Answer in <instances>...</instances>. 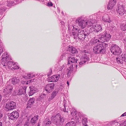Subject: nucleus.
I'll return each mask as SVG.
<instances>
[{"label": "nucleus", "instance_id": "0e129e2a", "mask_svg": "<svg viewBox=\"0 0 126 126\" xmlns=\"http://www.w3.org/2000/svg\"><path fill=\"white\" fill-rule=\"evenodd\" d=\"M76 67H77V65H76Z\"/></svg>", "mask_w": 126, "mask_h": 126}, {"label": "nucleus", "instance_id": "f257e3e1", "mask_svg": "<svg viewBox=\"0 0 126 126\" xmlns=\"http://www.w3.org/2000/svg\"><path fill=\"white\" fill-rule=\"evenodd\" d=\"M76 24H73L72 26H68V29L69 30H71V28L73 27L72 32L70 34L74 39H76L78 38L80 39L83 40L89 35V33L79 30L78 29V27Z\"/></svg>", "mask_w": 126, "mask_h": 126}, {"label": "nucleus", "instance_id": "09e8293b", "mask_svg": "<svg viewBox=\"0 0 126 126\" xmlns=\"http://www.w3.org/2000/svg\"><path fill=\"white\" fill-rule=\"evenodd\" d=\"M13 63L12 65L11 68H10V69L12 70H14L15 69H14V65Z\"/></svg>", "mask_w": 126, "mask_h": 126}, {"label": "nucleus", "instance_id": "bb28decb", "mask_svg": "<svg viewBox=\"0 0 126 126\" xmlns=\"http://www.w3.org/2000/svg\"><path fill=\"white\" fill-rule=\"evenodd\" d=\"M6 65L5 66H5L6 67V66H7L8 68L9 69H10L12 67V65L13 63V62H12L11 61H8V62H6Z\"/></svg>", "mask_w": 126, "mask_h": 126}, {"label": "nucleus", "instance_id": "4468645a", "mask_svg": "<svg viewBox=\"0 0 126 126\" xmlns=\"http://www.w3.org/2000/svg\"><path fill=\"white\" fill-rule=\"evenodd\" d=\"M19 116L18 113L16 111H15L10 114V116L9 117L11 119L15 120L17 119Z\"/></svg>", "mask_w": 126, "mask_h": 126}, {"label": "nucleus", "instance_id": "f3484780", "mask_svg": "<svg viewBox=\"0 0 126 126\" xmlns=\"http://www.w3.org/2000/svg\"><path fill=\"white\" fill-rule=\"evenodd\" d=\"M30 92L28 93V95L29 96L32 95L38 92L37 89L33 86L30 87Z\"/></svg>", "mask_w": 126, "mask_h": 126}, {"label": "nucleus", "instance_id": "13d9d810", "mask_svg": "<svg viewBox=\"0 0 126 126\" xmlns=\"http://www.w3.org/2000/svg\"><path fill=\"white\" fill-rule=\"evenodd\" d=\"M2 97V96L0 94V102L1 101V98Z\"/></svg>", "mask_w": 126, "mask_h": 126}, {"label": "nucleus", "instance_id": "a18cd8bd", "mask_svg": "<svg viewBox=\"0 0 126 126\" xmlns=\"http://www.w3.org/2000/svg\"><path fill=\"white\" fill-rule=\"evenodd\" d=\"M64 65H62L61 67L59 68V71H61L63 69V68L64 67Z\"/></svg>", "mask_w": 126, "mask_h": 126}, {"label": "nucleus", "instance_id": "f03ea898", "mask_svg": "<svg viewBox=\"0 0 126 126\" xmlns=\"http://www.w3.org/2000/svg\"><path fill=\"white\" fill-rule=\"evenodd\" d=\"M75 22L78 23L79 26L82 28L86 27L90 28L92 25V20L89 19L85 20L82 16L78 17L76 20Z\"/></svg>", "mask_w": 126, "mask_h": 126}, {"label": "nucleus", "instance_id": "9d476101", "mask_svg": "<svg viewBox=\"0 0 126 126\" xmlns=\"http://www.w3.org/2000/svg\"><path fill=\"white\" fill-rule=\"evenodd\" d=\"M92 25L90 27V31L92 32L94 31L97 32L102 30V28L100 25L98 24L94 25L93 23Z\"/></svg>", "mask_w": 126, "mask_h": 126}, {"label": "nucleus", "instance_id": "5701e85b", "mask_svg": "<svg viewBox=\"0 0 126 126\" xmlns=\"http://www.w3.org/2000/svg\"><path fill=\"white\" fill-rule=\"evenodd\" d=\"M11 81L13 85H15L18 83L19 82V80L18 78L14 77L11 79Z\"/></svg>", "mask_w": 126, "mask_h": 126}, {"label": "nucleus", "instance_id": "de8ad7c7", "mask_svg": "<svg viewBox=\"0 0 126 126\" xmlns=\"http://www.w3.org/2000/svg\"><path fill=\"white\" fill-rule=\"evenodd\" d=\"M47 5L48 6H50L53 5L52 4L51 2H49L47 3Z\"/></svg>", "mask_w": 126, "mask_h": 126}, {"label": "nucleus", "instance_id": "c756f323", "mask_svg": "<svg viewBox=\"0 0 126 126\" xmlns=\"http://www.w3.org/2000/svg\"><path fill=\"white\" fill-rule=\"evenodd\" d=\"M82 122L83 125L85 124L88 122L87 119L86 118H83Z\"/></svg>", "mask_w": 126, "mask_h": 126}, {"label": "nucleus", "instance_id": "20e7f679", "mask_svg": "<svg viewBox=\"0 0 126 126\" xmlns=\"http://www.w3.org/2000/svg\"><path fill=\"white\" fill-rule=\"evenodd\" d=\"M52 121L56 125H61L64 121V119L61 116L56 115L52 116L51 118Z\"/></svg>", "mask_w": 126, "mask_h": 126}, {"label": "nucleus", "instance_id": "bf43d9fd", "mask_svg": "<svg viewBox=\"0 0 126 126\" xmlns=\"http://www.w3.org/2000/svg\"><path fill=\"white\" fill-rule=\"evenodd\" d=\"M83 126H88V125L87 124H85L83 125Z\"/></svg>", "mask_w": 126, "mask_h": 126}, {"label": "nucleus", "instance_id": "9b49d317", "mask_svg": "<svg viewBox=\"0 0 126 126\" xmlns=\"http://www.w3.org/2000/svg\"><path fill=\"white\" fill-rule=\"evenodd\" d=\"M89 59V56L85 54L82 56L80 59L79 64L80 65L83 64L85 63L88 61Z\"/></svg>", "mask_w": 126, "mask_h": 126}, {"label": "nucleus", "instance_id": "5fc2aeb1", "mask_svg": "<svg viewBox=\"0 0 126 126\" xmlns=\"http://www.w3.org/2000/svg\"><path fill=\"white\" fill-rule=\"evenodd\" d=\"M126 112H125L123 114H122L121 115V116L122 117V116H126Z\"/></svg>", "mask_w": 126, "mask_h": 126}, {"label": "nucleus", "instance_id": "7ed1b4c3", "mask_svg": "<svg viewBox=\"0 0 126 126\" xmlns=\"http://www.w3.org/2000/svg\"><path fill=\"white\" fill-rule=\"evenodd\" d=\"M108 44L105 43L100 41L99 43L97 44L93 47V50L95 53H103L105 52V49L107 47Z\"/></svg>", "mask_w": 126, "mask_h": 126}, {"label": "nucleus", "instance_id": "7c9ffc66", "mask_svg": "<svg viewBox=\"0 0 126 126\" xmlns=\"http://www.w3.org/2000/svg\"><path fill=\"white\" fill-rule=\"evenodd\" d=\"M122 58L124 61H125V60L126 59V51L124 52L122 55Z\"/></svg>", "mask_w": 126, "mask_h": 126}, {"label": "nucleus", "instance_id": "c9c22d12", "mask_svg": "<svg viewBox=\"0 0 126 126\" xmlns=\"http://www.w3.org/2000/svg\"><path fill=\"white\" fill-rule=\"evenodd\" d=\"M114 6L111 5V4L109 3L108 4L107 8L109 10H111L112 9Z\"/></svg>", "mask_w": 126, "mask_h": 126}, {"label": "nucleus", "instance_id": "49530a36", "mask_svg": "<svg viewBox=\"0 0 126 126\" xmlns=\"http://www.w3.org/2000/svg\"><path fill=\"white\" fill-rule=\"evenodd\" d=\"M54 97L52 96L51 95L49 97L48 100L49 101H50L52 100Z\"/></svg>", "mask_w": 126, "mask_h": 126}, {"label": "nucleus", "instance_id": "8fccbe9b", "mask_svg": "<svg viewBox=\"0 0 126 126\" xmlns=\"http://www.w3.org/2000/svg\"><path fill=\"white\" fill-rule=\"evenodd\" d=\"M34 79H32L30 80L29 81H29L28 82V83L31 82H32L34 81Z\"/></svg>", "mask_w": 126, "mask_h": 126}, {"label": "nucleus", "instance_id": "4c0bfd02", "mask_svg": "<svg viewBox=\"0 0 126 126\" xmlns=\"http://www.w3.org/2000/svg\"><path fill=\"white\" fill-rule=\"evenodd\" d=\"M32 105V104L31 103H29V101H28V103L27 104V108H28L31 107Z\"/></svg>", "mask_w": 126, "mask_h": 126}, {"label": "nucleus", "instance_id": "1a4fd4ad", "mask_svg": "<svg viewBox=\"0 0 126 126\" xmlns=\"http://www.w3.org/2000/svg\"><path fill=\"white\" fill-rule=\"evenodd\" d=\"M16 103L12 101H10L6 103L5 106V108L7 110H10L16 108Z\"/></svg>", "mask_w": 126, "mask_h": 126}, {"label": "nucleus", "instance_id": "a211bd4d", "mask_svg": "<svg viewBox=\"0 0 126 126\" xmlns=\"http://www.w3.org/2000/svg\"><path fill=\"white\" fill-rule=\"evenodd\" d=\"M46 94H41L39 97L37 98V100L39 101L43 102L44 101V99L46 97Z\"/></svg>", "mask_w": 126, "mask_h": 126}, {"label": "nucleus", "instance_id": "72a5a7b5", "mask_svg": "<svg viewBox=\"0 0 126 126\" xmlns=\"http://www.w3.org/2000/svg\"><path fill=\"white\" fill-rule=\"evenodd\" d=\"M13 64H15L14 65V69H18L19 68V67L17 63L13 62Z\"/></svg>", "mask_w": 126, "mask_h": 126}, {"label": "nucleus", "instance_id": "864d4df0", "mask_svg": "<svg viewBox=\"0 0 126 126\" xmlns=\"http://www.w3.org/2000/svg\"><path fill=\"white\" fill-rule=\"evenodd\" d=\"M116 28L115 27L113 26V27H111V29L113 31H114V30H115Z\"/></svg>", "mask_w": 126, "mask_h": 126}, {"label": "nucleus", "instance_id": "aec40b11", "mask_svg": "<svg viewBox=\"0 0 126 126\" xmlns=\"http://www.w3.org/2000/svg\"><path fill=\"white\" fill-rule=\"evenodd\" d=\"M103 20L105 22L110 23L111 22V20L109 16L107 14H105L103 17Z\"/></svg>", "mask_w": 126, "mask_h": 126}, {"label": "nucleus", "instance_id": "393cba45", "mask_svg": "<svg viewBox=\"0 0 126 126\" xmlns=\"http://www.w3.org/2000/svg\"><path fill=\"white\" fill-rule=\"evenodd\" d=\"M38 119V116H34L32 118L31 120V122L32 124H35L36 123L37 120Z\"/></svg>", "mask_w": 126, "mask_h": 126}, {"label": "nucleus", "instance_id": "338daca9", "mask_svg": "<svg viewBox=\"0 0 126 126\" xmlns=\"http://www.w3.org/2000/svg\"><path fill=\"white\" fill-rule=\"evenodd\" d=\"M59 12L60 11V10H59Z\"/></svg>", "mask_w": 126, "mask_h": 126}, {"label": "nucleus", "instance_id": "58836bf2", "mask_svg": "<svg viewBox=\"0 0 126 126\" xmlns=\"http://www.w3.org/2000/svg\"><path fill=\"white\" fill-rule=\"evenodd\" d=\"M57 94V92L56 91H54L52 93L51 95L54 97Z\"/></svg>", "mask_w": 126, "mask_h": 126}, {"label": "nucleus", "instance_id": "052dcab7", "mask_svg": "<svg viewBox=\"0 0 126 126\" xmlns=\"http://www.w3.org/2000/svg\"><path fill=\"white\" fill-rule=\"evenodd\" d=\"M67 84L68 85V86H69V82H68V81H67Z\"/></svg>", "mask_w": 126, "mask_h": 126}, {"label": "nucleus", "instance_id": "3c124183", "mask_svg": "<svg viewBox=\"0 0 126 126\" xmlns=\"http://www.w3.org/2000/svg\"><path fill=\"white\" fill-rule=\"evenodd\" d=\"M63 106H64V109H63V111L64 112H66V109H65V105L64 104V105Z\"/></svg>", "mask_w": 126, "mask_h": 126}, {"label": "nucleus", "instance_id": "ddd939ff", "mask_svg": "<svg viewBox=\"0 0 126 126\" xmlns=\"http://www.w3.org/2000/svg\"><path fill=\"white\" fill-rule=\"evenodd\" d=\"M55 86V84L53 83L48 84L46 86L45 90L47 92H50L51 90L54 89Z\"/></svg>", "mask_w": 126, "mask_h": 126}, {"label": "nucleus", "instance_id": "423d86ee", "mask_svg": "<svg viewBox=\"0 0 126 126\" xmlns=\"http://www.w3.org/2000/svg\"><path fill=\"white\" fill-rule=\"evenodd\" d=\"M13 88V87L11 85H9L6 86L4 89L3 92L4 96L6 97L12 95Z\"/></svg>", "mask_w": 126, "mask_h": 126}, {"label": "nucleus", "instance_id": "473e14b6", "mask_svg": "<svg viewBox=\"0 0 126 126\" xmlns=\"http://www.w3.org/2000/svg\"><path fill=\"white\" fill-rule=\"evenodd\" d=\"M116 0H110L109 3L111 5L114 6L116 3Z\"/></svg>", "mask_w": 126, "mask_h": 126}, {"label": "nucleus", "instance_id": "b1692460", "mask_svg": "<svg viewBox=\"0 0 126 126\" xmlns=\"http://www.w3.org/2000/svg\"><path fill=\"white\" fill-rule=\"evenodd\" d=\"M99 39H97L96 38H94L92 39L91 41V43L92 44H94L98 42L99 43L100 42Z\"/></svg>", "mask_w": 126, "mask_h": 126}, {"label": "nucleus", "instance_id": "6e6552de", "mask_svg": "<svg viewBox=\"0 0 126 126\" xmlns=\"http://www.w3.org/2000/svg\"><path fill=\"white\" fill-rule=\"evenodd\" d=\"M1 58V63L3 66H5L6 64V62H8L11 59L9 55L7 53L5 52L2 54Z\"/></svg>", "mask_w": 126, "mask_h": 126}, {"label": "nucleus", "instance_id": "e433bc0d", "mask_svg": "<svg viewBox=\"0 0 126 126\" xmlns=\"http://www.w3.org/2000/svg\"><path fill=\"white\" fill-rule=\"evenodd\" d=\"M35 100V98H32L29 99L28 101L29 103H31L33 104L34 103Z\"/></svg>", "mask_w": 126, "mask_h": 126}, {"label": "nucleus", "instance_id": "603ef678", "mask_svg": "<svg viewBox=\"0 0 126 126\" xmlns=\"http://www.w3.org/2000/svg\"><path fill=\"white\" fill-rule=\"evenodd\" d=\"M3 49L2 48H0V54L3 52Z\"/></svg>", "mask_w": 126, "mask_h": 126}, {"label": "nucleus", "instance_id": "2eb2a0df", "mask_svg": "<svg viewBox=\"0 0 126 126\" xmlns=\"http://www.w3.org/2000/svg\"><path fill=\"white\" fill-rule=\"evenodd\" d=\"M60 77L59 74L53 75L48 79L47 80L49 82H56L58 80Z\"/></svg>", "mask_w": 126, "mask_h": 126}, {"label": "nucleus", "instance_id": "680f3d73", "mask_svg": "<svg viewBox=\"0 0 126 126\" xmlns=\"http://www.w3.org/2000/svg\"><path fill=\"white\" fill-rule=\"evenodd\" d=\"M0 126H2V123L1 122H0Z\"/></svg>", "mask_w": 126, "mask_h": 126}, {"label": "nucleus", "instance_id": "79ce46f5", "mask_svg": "<svg viewBox=\"0 0 126 126\" xmlns=\"http://www.w3.org/2000/svg\"><path fill=\"white\" fill-rule=\"evenodd\" d=\"M76 111L75 110L74 111L71 112V114L73 116L76 115Z\"/></svg>", "mask_w": 126, "mask_h": 126}, {"label": "nucleus", "instance_id": "6ab92c4d", "mask_svg": "<svg viewBox=\"0 0 126 126\" xmlns=\"http://www.w3.org/2000/svg\"><path fill=\"white\" fill-rule=\"evenodd\" d=\"M77 60L74 57H70L69 58L68 63L69 64H71L73 63H75L77 62Z\"/></svg>", "mask_w": 126, "mask_h": 126}, {"label": "nucleus", "instance_id": "37998d69", "mask_svg": "<svg viewBox=\"0 0 126 126\" xmlns=\"http://www.w3.org/2000/svg\"><path fill=\"white\" fill-rule=\"evenodd\" d=\"M120 126H126L125 121L123 122L122 124H119Z\"/></svg>", "mask_w": 126, "mask_h": 126}, {"label": "nucleus", "instance_id": "6e6d98bb", "mask_svg": "<svg viewBox=\"0 0 126 126\" xmlns=\"http://www.w3.org/2000/svg\"><path fill=\"white\" fill-rule=\"evenodd\" d=\"M2 114L0 112V119L2 117Z\"/></svg>", "mask_w": 126, "mask_h": 126}, {"label": "nucleus", "instance_id": "dca6fc26", "mask_svg": "<svg viewBox=\"0 0 126 126\" xmlns=\"http://www.w3.org/2000/svg\"><path fill=\"white\" fill-rule=\"evenodd\" d=\"M26 89V86H24L23 87H22V88L20 89H18V91L17 92H16L15 91H14L15 94H13L15 95L17 94L18 95H20L23 94V93L25 92Z\"/></svg>", "mask_w": 126, "mask_h": 126}, {"label": "nucleus", "instance_id": "f704fd0d", "mask_svg": "<svg viewBox=\"0 0 126 126\" xmlns=\"http://www.w3.org/2000/svg\"><path fill=\"white\" fill-rule=\"evenodd\" d=\"M14 2L10 1H8L7 3L6 4V5L8 6H11L12 5Z\"/></svg>", "mask_w": 126, "mask_h": 126}, {"label": "nucleus", "instance_id": "4d7b16f0", "mask_svg": "<svg viewBox=\"0 0 126 126\" xmlns=\"http://www.w3.org/2000/svg\"><path fill=\"white\" fill-rule=\"evenodd\" d=\"M61 23L63 25L64 24V23L63 22V21H61Z\"/></svg>", "mask_w": 126, "mask_h": 126}, {"label": "nucleus", "instance_id": "c85d7f7f", "mask_svg": "<svg viewBox=\"0 0 126 126\" xmlns=\"http://www.w3.org/2000/svg\"><path fill=\"white\" fill-rule=\"evenodd\" d=\"M44 123L46 125H49L51 124V122L50 121L49 119L48 118H46L44 121Z\"/></svg>", "mask_w": 126, "mask_h": 126}, {"label": "nucleus", "instance_id": "a19ab883", "mask_svg": "<svg viewBox=\"0 0 126 126\" xmlns=\"http://www.w3.org/2000/svg\"><path fill=\"white\" fill-rule=\"evenodd\" d=\"M5 10L4 9V8L1 7V8H0V14H1L2 13L4 12V11Z\"/></svg>", "mask_w": 126, "mask_h": 126}, {"label": "nucleus", "instance_id": "0eeeda50", "mask_svg": "<svg viewBox=\"0 0 126 126\" xmlns=\"http://www.w3.org/2000/svg\"><path fill=\"white\" fill-rule=\"evenodd\" d=\"M104 34L99 35L98 36V39L102 42H105L108 41L110 39L111 36L110 34L104 32Z\"/></svg>", "mask_w": 126, "mask_h": 126}, {"label": "nucleus", "instance_id": "cd10ccee", "mask_svg": "<svg viewBox=\"0 0 126 126\" xmlns=\"http://www.w3.org/2000/svg\"><path fill=\"white\" fill-rule=\"evenodd\" d=\"M75 122L72 121L71 122H69L66 124L65 126H75Z\"/></svg>", "mask_w": 126, "mask_h": 126}, {"label": "nucleus", "instance_id": "ea45409f", "mask_svg": "<svg viewBox=\"0 0 126 126\" xmlns=\"http://www.w3.org/2000/svg\"><path fill=\"white\" fill-rule=\"evenodd\" d=\"M122 30L123 31H126V24L121 28Z\"/></svg>", "mask_w": 126, "mask_h": 126}, {"label": "nucleus", "instance_id": "f8f14e48", "mask_svg": "<svg viewBox=\"0 0 126 126\" xmlns=\"http://www.w3.org/2000/svg\"><path fill=\"white\" fill-rule=\"evenodd\" d=\"M117 14L120 16L123 15L125 12L126 11L123 5L118 6V9L117 10Z\"/></svg>", "mask_w": 126, "mask_h": 126}, {"label": "nucleus", "instance_id": "c03bdc74", "mask_svg": "<svg viewBox=\"0 0 126 126\" xmlns=\"http://www.w3.org/2000/svg\"><path fill=\"white\" fill-rule=\"evenodd\" d=\"M29 81H22L21 83L22 84H28V82Z\"/></svg>", "mask_w": 126, "mask_h": 126}, {"label": "nucleus", "instance_id": "412c9836", "mask_svg": "<svg viewBox=\"0 0 126 126\" xmlns=\"http://www.w3.org/2000/svg\"><path fill=\"white\" fill-rule=\"evenodd\" d=\"M35 76V74H28L25 75L23 77V78L26 79L32 78Z\"/></svg>", "mask_w": 126, "mask_h": 126}, {"label": "nucleus", "instance_id": "4be33fe9", "mask_svg": "<svg viewBox=\"0 0 126 126\" xmlns=\"http://www.w3.org/2000/svg\"><path fill=\"white\" fill-rule=\"evenodd\" d=\"M68 49L72 53H76L78 52L77 49L74 47L72 46H69V47Z\"/></svg>", "mask_w": 126, "mask_h": 126}, {"label": "nucleus", "instance_id": "39448f33", "mask_svg": "<svg viewBox=\"0 0 126 126\" xmlns=\"http://www.w3.org/2000/svg\"><path fill=\"white\" fill-rule=\"evenodd\" d=\"M110 50L113 55H120L122 52L121 50L119 47L117 45L114 44L111 45Z\"/></svg>", "mask_w": 126, "mask_h": 126}, {"label": "nucleus", "instance_id": "e2e57ef3", "mask_svg": "<svg viewBox=\"0 0 126 126\" xmlns=\"http://www.w3.org/2000/svg\"><path fill=\"white\" fill-rule=\"evenodd\" d=\"M40 126V125L39 124L38 125V126Z\"/></svg>", "mask_w": 126, "mask_h": 126}, {"label": "nucleus", "instance_id": "a878e982", "mask_svg": "<svg viewBox=\"0 0 126 126\" xmlns=\"http://www.w3.org/2000/svg\"><path fill=\"white\" fill-rule=\"evenodd\" d=\"M73 65L71 64L70 67L67 69L66 71L67 72L68 76L70 75V73L72 71V69L73 68Z\"/></svg>", "mask_w": 126, "mask_h": 126}, {"label": "nucleus", "instance_id": "2f4dec72", "mask_svg": "<svg viewBox=\"0 0 126 126\" xmlns=\"http://www.w3.org/2000/svg\"><path fill=\"white\" fill-rule=\"evenodd\" d=\"M116 60L117 61V62L118 63H122L123 62V60L122 59H121L120 58H116Z\"/></svg>", "mask_w": 126, "mask_h": 126}, {"label": "nucleus", "instance_id": "69168bd1", "mask_svg": "<svg viewBox=\"0 0 126 126\" xmlns=\"http://www.w3.org/2000/svg\"><path fill=\"white\" fill-rule=\"evenodd\" d=\"M79 121L78 120H77V121L76 122H79Z\"/></svg>", "mask_w": 126, "mask_h": 126}]
</instances>
